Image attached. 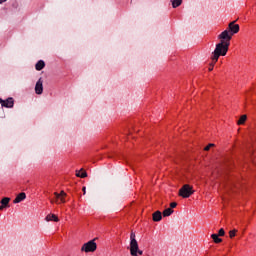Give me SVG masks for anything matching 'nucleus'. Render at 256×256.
I'll return each instance as SVG.
<instances>
[{
  "mask_svg": "<svg viewBox=\"0 0 256 256\" xmlns=\"http://www.w3.org/2000/svg\"><path fill=\"white\" fill-rule=\"evenodd\" d=\"M231 45V40L228 39H220V42L216 44V48L212 53V62L217 63L219 61V57H225L227 55V51H229V46Z\"/></svg>",
  "mask_w": 256,
  "mask_h": 256,
  "instance_id": "nucleus-1",
  "label": "nucleus"
},
{
  "mask_svg": "<svg viewBox=\"0 0 256 256\" xmlns=\"http://www.w3.org/2000/svg\"><path fill=\"white\" fill-rule=\"evenodd\" d=\"M239 33V24H235V21L230 22L228 28L219 34L218 39H227L231 41L235 34Z\"/></svg>",
  "mask_w": 256,
  "mask_h": 256,
  "instance_id": "nucleus-2",
  "label": "nucleus"
},
{
  "mask_svg": "<svg viewBox=\"0 0 256 256\" xmlns=\"http://www.w3.org/2000/svg\"><path fill=\"white\" fill-rule=\"evenodd\" d=\"M130 255L131 256L143 255V250H139V243L135 238V232H131L130 234Z\"/></svg>",
  "mask_w": 256,
  "mask_h": 256,
  "instance_id": "nucleus-3",
  "label": "nucleus"
},
{
  "mask_svg": "<svg viewBox=\"0 0 256 256\" xmlns=\"http://www.w3.org/2000/svg\"><path fill=\"white\" fill-rule=\"evenodd\" d=\"M195 193L193 187L189 184L183 185L179 190V196L183 197V199H189Z\"/></svg>",
  "mask_w": 256,
  "mask_h": 256,
  "instance_id": "nucleus-4",
  "label": "nucleus"
},
{
  "mask_svg": "<svg viewBox=\"0 0 256 256\" xmlns=\"http://www.w3.org/2000/svg\"><path fill=\"white\" fill-rule=\"evenodd\" d=\"M81 251H84L85 253H94V251H97V243H95V239L83 244Z\"/></svg>",
  "mask_w": 256,
  "mask_h": 256,
  "instance_id": "nucleus-5",
  "label": "nucleus"
},
{
  "mask_svg": "<svg viewBox=\"0 0 256 256\" xmlns=\"http://www.w3.org/2000/svg\"><path fill=\"white\" fill-rule=\"evenodd\" d=\"M55 200H51V203H65V197H67V193L65 191H61V193H54Z\"/></svg>",
  "mask_w": 256,
  "mask_h": 256,
  "instance_id": "nucleus-6",
  "label": "nucleus"
},
{
  "mask_svg": "<svg viewBox=\"0 0 256 256\" xmlns=\"http://www.w3.org/2000/svg\"><path fill=\"white\" fill-rule=\"evenodd\" d=\"M0 103L2 107H6L7 109H12V107L15 105V100L13 98H7L6 100H3L0 98Z\"/></svg>",
  "mask_w": 256,
  "mask_h": 256,
  "instance_id": "nucleus-7",
  "label": "nucleus"
},
{
  "mask_svg": "<svg viewBox=\"0 0 256 256\" xmlns=\"http://www.w3.org/2000/svg\"><path fill=\"white\" fill-rule=\"evenodd\" d=\"M10 201H11V198L9 197L2 198V200L0 201V211H3V209L9 208Z\"/></svg>",
  "mask_w": 256,
  "mask_h": 256,
  "instance_id": "nucleus-8",
  "label": "nucleus"
},
{
  "mask_svg": "<svg viewBox=\"0 0 256 256\" xmlns=\"http://www.w3.org/2000/svg\"><path fill=\"white\" fill-rule=\"evenodd\" d=\"M35 93L37 95H42L43 94V80L41 78L36 83Z\"/></svg>",
  "mask_w": 256,
  "mask_h": 256,
  "instance_id": "nucleus-9",
  "label": "nucleus"
},
{
  "mask_svg": "<svg viewBox=\"0 0 256 256\" xmlns=\"http://www.w3.org/2000/svg\"><path fill=\"white\" fill-rule=\"evenodd\" d=\"M27 199V194L25 192H21L16 196V198L13 200L14 204L21 203V201H25Z\"/></svg>",
  "mask_w": 256,
  "mask_h": 256,
  "instance_id": "nucleus-10",
  "label": "nucleus"
},
{
  "mask_svg": "<svg viewBox=\"0 0 256 256\" xmlns=\"http://www.w3.org/2000/svg\"><path fill=\"white\" fill-rule=\"evenodd\" d=\"M152 217H153V221L159 222L163 219V214L161 213V211H156L153 213Z\"/></svg>",
  "mask_w": 256,
  "mask_h": 256,
  "instance_id": "nucleus-11",
  "label": "nucleus"
},
{
  "mask_svg": "<svg viewBox=\"0 0 256 256\" xmlns=\"http://www.w3.org/2000/svg\"><path fill=\"white\" fill-rule=\"evenodd\" d=\"M46 221H54L55 223H58L59 217H57L55 214H48L46 216Z\"/></svg>",
  "mask_w": 256,
  "mask_h": 256,
  "instance_id": "nucleus-12",
  "label": "nucleus"
},
{
  "mask_svg": "<svg viewBox=\"0 0 256 256\" xmlns=\"http://www.w3.org/2000/svg\"><path fill=\"white\" fill-rule=\"evenodd\" d=\"M44 68H45V62L43 60L38 61L35 65L36 71H42V69Z\"/></svg>",
  "mask_w": 256,
  "mask_h": 256,
  "instance_id": "nucleus-13",
  "label": "nucleus"
},
{
  "mask_svg": "<svg viewBox=\"0 0 256 256\" xmlns=\"http://www.w3.org/2000/svg\"><path fill=\"white\" fill-rule=\"evenodd\" d=\"M173 9H177V7H181L183 0H171Z\"/></svg>",
  "mask_w": 256,
  "mask_h": 256,
  "instance_id": "nucleus-14",
  "label": "nucleus"
},
{
  "mask_svg": "<svg viewBox=\"0 0 256 256\" xmlns=\"http://www.w3.org/2000/svg\"><path fill=\"white\" fill-rule=\"evenodd\" d=\"M76 176L81 177V179H85V177H87V172H85V170L77 171Z\"/></svg>",
  "mask_w": 256,
  "mask_h": 256,
  "instance_id": "nucleus-15",
  "label": "nucleus"
},
{
  "mask_svg": "<svg viewBox=\"0 0 256 256\" xmlns=\"http://www.w3.org/2000/svg\"><path fill=\"white\" fill-rule=\"evenodd\" d=\"M170 215H173V209L167 208L163 211V217H170Z\"/></svg>",
  "mask_w": 256,
  "mask_h": 256,
  "instance_id": "nucleus-16",
  "label": "nucleus"
},
{
  "mask_svg": "<svg viewBox=\"0 0 256 256\" xmlns=\"http://www.w3.org/2000/svg\"><path fill=\"white\" fill-rule=\"evenodd\" d=\"M211 238L213 239L214 243H221L223 239L219 238L217 234H212Z\"/></svg>",
  "mask_w": 256,
  "mask_h": 256,
  "instance_id": "nucleus-17",
  "label": "nucleus"
},
{
  "mask_svg": "<svg viewBox=\"0 0 256 256\" xmlns=\"http://www.w3.org/2000/svg\"><path fill=\"white\" fill-rule=\"evenodd\" d=\"M247 121V115H242L238 120V125H243Z\"/></svg>",
  "mask_w": 256,
  "mask_h": 256,
  "instance_id": "nucleus-18",
  "label": "nucleus"
},
{
  "mask_svg": "<svg viewBox=\"0 0 256 256\" xmlns=\"http://www.w3.org/2000/svg\"><path fill=\"white\" fill-rule=\"evenodd\" d=\"M236 233H237V230H236V229L231 230V231L229 232L230 239H233V237H235Z\"/></svg>",
  "mask_w": 256,
  "mask_h": 256,
  "instance_id": "nucleus-19",
  "label": "nucleus"
},
{
  "mask_svg": "<svg viewBox=\"0 0 256 256\" xmlns=\"http://www.w3.org/2000/svg\"><path fill=\"white\" fill-rule=\"evenodd\" d=\"M225 235V230L221 228L217 234L218 237H223Z\"/></svg>",
  "mask_w": 256,
  "mask_h": 256,
  "instance_id": "nucleus-20",
  "label": "nucleus"
},
{
  "mask_svg": "<svg viewBox=\"0 0 256 256\" xmlns=\"http://www.w3.org/2000/svg\"><path fill=\"white\" fill-rule=\"evenodd\" d=\"M211 147H215V144H213V143L208 144V145L204 148V151H209V149H211Z\"/></svg>",
  "mask_w": 256,
  "mask_h": 256,
  "instance_id": "nucleus-21",
  "label": "nucleus"
},
{
  "mask_svg": "<svg viewBox=\"0 0 256 256\" xmlns=\"http://www.w3.org/2000/svg\"><path fill=\"white\" fill-rule=\"evenodd\" d=\"M170 207H171V209H175V207H177L176 202H172V203H170Z\"/></svg>",
  "mask_w": 256,
  "mask_h": 256,
  "instance_id": "nucleus-22",
  "label": "nucleus"
},
{
  "mask_svg": "<svg viewBox=\"0 0 256 256\" xmlns=\"http://www.w3.org/2000/svg\"><path fill=\"white\" fill-rule=\"evenodd\" d=\"M82 191L84 192V195H85L86 188H85V187H83V188H82Z\"/></svg>",
  "mask_w": 256,
  "mask_h": 256,
  "instance_id": "nucleus-23",
  "label": "nucleus"
},
{
  "mask_svg": "<svg viewBox=\"0 0 256 256\" xmlns=\"http://www.w3.org/2000/svg\"><path fill=\"white\" fill-rule=\"evenodd\" d=\"M5 1H7V0H0V3H5Z\"/></svg>",
  "mask_w": 256,
  "mask_h": 256,
  "instance_id": "nucleus-24",
  "label": "nucleus"
},
{
  "mask_svg": "<svg viewBox=\"0 0 256 256\" xmlns=\"http://www.w3.org/2000/svg\"><path fill=\"white\" fill-rule=\"evenodd\" d=\"M209 71H213V68H209Z\"/></svg>",
  "mask_w": 256,
  "mask_h": 256,
  "instance_id": "nucleus-25",
  "label": "nucleus"
}]
</instances>
